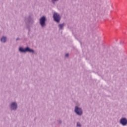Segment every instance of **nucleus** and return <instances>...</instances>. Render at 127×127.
<instances>
[{
  "mask_svg": "<svg viewBox=\"0 0 127 127\" xmlns=\"http://www.w3.org/2000/svg\"><path fill=\"white\" fill-rule=\"evenodd\" d=\"M65 57H69V54H66L65 55Z\"/></svg>",
  "mask_w": 127,
  "mask_h": 127,
  "instance_id": "f8f14e48",
  "label": "nucleus"
},
{
  "mask_svg": "<svg viewBox=\"0 0 127 127\" xmlns=\"http://www.w3.org/2000/svg\"><path fill=\"white\" fill-rule=\"evenodd\" d=\"M59 124L60 125H61V124H62V121L60 120V121H59Z\"/></svg>",
  "mask_w": 127,
  "mask_h": 127,
  "instance_id": "ddd939ff",
  "label": "nucleus"
},
{
  "mask_svg": "<svg viewBox=\"0 0 127 127\" xmlns=\"http://www.w3.org/2000/svg\"><path fill=\"white\" fill-rule=\"evenodd\" d=\"M9 107L11 111H16V110H17V108H18L17 103L15 102H11L10 104Z\"/></svg>",
  "mask_w": 127,
  "mask_h": 127,
  "instance_id": "20e7f679",
  "label": "nucleus"
},
{
  "mask_svg": "<svg viewBox=\"0 0 127 127\" xmlns=\"http://www.w3.org/2000/svg\"><path fill=\"white\" fill-rule=\"evenodd\" d=\"M65 26V23L59 24L58 25L59 30H63V27Z\"/></svg>",
  "mask_w": 127,
  "mask_h": 127,
  "instance_id": "1a4fd4ad",
  "label": "nucleus"
},
{
  "mask_svg": "<svg viewBox=\"0 0 127 127\" xmlns=\"http://www.w3.org/2000/svg\"><path fill=\"white\" fill-rule=\"evenodd\" d=\"M76 127H82V125H81V124H80V123L77 122V124H76Z\"/></svg>",
  "mask_w": 127,
  "mask_h": 127,
  "instance_id": "9b49d317",
  "label": "nucleus"
},
{
  "mask_svg": "<svg viewBox=\"0 0 127 127\" xmlns=\"http://www.w3.org/2000/svg\"><path fill=\"white\" fill-rule=\"evenodd\" d=\"M79 42H80V43H81V41H79Z\"/></svg>",
  "mask_w": 127,
  "mask_h": 127,
  "instance_id": "2eb2a0df",
  "label": "nucleus"
},
{
  "mask_svg": "<svg viewBox=\"0 0 127 127\" xmlns=\"http://www.w3.org/2000/svg\"><path fill=\"white\" fill-rule=\"evenodd\" d=\"M18 40H20V38H17L16 39V41H18Z\"/></svg>",
  "mask_w": 127,
  "mask_h": 127,
  "instance_id": "4468645a",
  "label": "nucleus"
},
{
  "mask_svg": "<svg viewBox=\"0 0 127 127\" xmlns=\"http://www.w3.org/2000/svg\"><path fill=\"white\" fill-rule=\"evenodd\" d=\"M120 124L123 126V127H125L127 126V119L126 118H122L120 121Z\"/></svg>",
  "mask_w": 127,
  "mask_h": 127,
  "instance_id": "0eeeda50",
  "label": "nucleus"
},
{
  "mask_svg": "<svg viewBox=\"0 0 127 127\" xmlns=\"http://www.w3.org/2000/svg\"><path fill=\"white\" fill-rule=\"evenodd\" d=\"M51 1L53 4H55V2H56V1H59V0H51Z\"/></svg>",
  "mask_w": 127,
  "mask_h": 127,
  "instance_id": "9d476101",
  "label": "nucleus"
},
{
  "mask_svg": "<svg viewBox=\"0 0 127 127\" xmlns=\"http://www.w3.org/2000/svg\"><path fill=\"white\" fill-rule=\"evenodd\" d=\"M26 20L28 24H33L34 23V20L32 15H29L26 18Z\"/></svg>",
  "mask_w": 127,
  "mask_h": 127,
  "instance_id": "423d86ee",
  "label": "nucleus"
},
{
  "mask_svg": "<svg viewBox=\"0 0 127 127\" xmlns=\"http://www.w3.org/2000/svg\"><path fill=\"white\" fill-rule=\"evenodd\" d=\"M7 39V38L6 36H3L1 38L0 41L2 43H5V42H6Z\"/></svg>",
  "mask_w": 127,
  "mask_h": 127,
  "instance_id": "6e6552de",
  "label": "nucleus"
},
{
  "mask_svg": "<svg viewBox=\"0 0 127 127\" xmlns=\"http://www.w3.org/2000/svg\"><path fill=\"white\" fill-rule=\"evenodd\" d=\"M40 24L41 27H45L46 25V17L43 16L40 18Z\"/></svg>",
  "mask_w": 127,
  "mask_h": 127,
  "instance_id": "39448f33",
  "label": "nucleus"
},
{
  "mask_svg": "<svg viewBox=\"0 0 127 127\" xmlns=\"http://www.w3.org/2000/svg\"><path fill=\"white\" fill-rule=\"evenodd\" d=\"M19 51L21 53H26V52H29V53L34 54L35 52L33 49H31L29 47H27L25 48L20 47L19 48Z\"/></svg>",
  "mask_w": 127,
  "mask_h": 127,
  "instance_id": "f257e3e1",
  "label": "nucleus"
},
{
  "mask_svg": "<svg viewBox=\"0 0 127 127\" xmlns=\"http://www.w3.org/2000/svg\"><path fill=\"white\" fill-rule=\"evenodd\" d=\"M53 17L55 22H57V23H59L60 22V20H61V16H60V14H58V13L55 12L53 14Z\"/></svg>",
  "mask_w": 127,
  "mask_h": 127,
  "instance_id": "7ed1b4c3",
  "label": "nucleus"
},
{
  "mask_svg": "<svg viewBox=\"0 0 127 127\" xmlns=\"http://www.w3.org/2000/svg\"><path fill=\"white\" fill-rule=\"evenodd\" d=\"M74 113H75L77 116L81 117L83 115V109H82L81 107L75 106L74 108Z\"/></svg>",
  "mask_w": 127,
  "mask_h": 127,
  "instance_id": "f03ea898",
  "label": "nucleus"
}]
</instances>
